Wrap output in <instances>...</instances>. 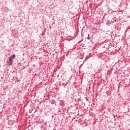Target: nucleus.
<instances>
[{"instance_id": "f257e3e1", "label": "nucleus", "mask_w": 130, "mask_h": 130, "mask_svg": "<svg viewBox=\"0 0 130 130\" xmlns=\"http://www.w3.org/2000/svg\"><path fill=\"white\" fill-rule=\"evenodd\" d=\"M16 57V55L15 54H13V55H11V56L9 57V59L10 61H13V59Z\"/></svg>"}, {"instance_id": "f03ea898", "label": "nucleus", "mask_w": 130, "mask_h": 130, "mask_svg": "<svg viewBox=\"0 0 130 130\" xmlns=\"http://www.w3.org/2000/svg\"><path fill=\"white\" fill-rule=\"evenodd\" d=\"M7 63L8 66H12V64H13V61H9Z\"/></svg>"}, {"instance_id": "7ed1b4c3", "label": "nucleus", "mask_w": 130, "mask_h": 130, "mask_svg": "<svg viewBox=\"0 0 130 130\" xmlns=\"http://www.w3.org/2000/svg\"><path fill=\"white\" fill-rule=\"evenodd\" d=\"M50 103L52 104H54L55 103V101H54V100H52L50 101Z\"/></svg>"}, {"instance_id": "20e7f679", "label": "nucleus", "mask_w": 130, "mask_h": 130, "mask_svg": "<svg viewBox=\"0 0 130 130\" xmlns=\"http://www.w3.org/2000/svg\"><path fill=\"white\" fill-rule=\"evenodd\" d=\"M87 40H90L91 37H90V35H88V37L87 38Z\"/></svg>"}, {"instance_id": "39448f33", "label": "nucleus", "mask_w": 130, "mask_h": 130, "mask_svg": "<svg viewBox=\"0 0 130 130\" xmlns=\"http://www.w3.org/2000/svg\"><path fill=\"white\" fill-rule=\"evenodd\" d=\"M116 22V20L114 19L111 21V23H115Z\"/></svg>"}]
</instances>
